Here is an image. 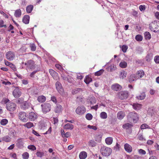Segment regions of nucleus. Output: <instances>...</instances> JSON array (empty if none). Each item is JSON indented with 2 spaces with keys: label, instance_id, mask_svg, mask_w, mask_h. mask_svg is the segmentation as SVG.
Returning <instances> with one entry per match:
<instances>
[{
  "label": "nucleus",
  "instance_id": "1",
  "mask_svg": "<svg viewBox=\"0 0 159 159\" xmlns=\"http://www.w3.org/2000/svg\"><path fill=\"white\" fill-rule=\"evenodd\" d=\"M42 111L44 114L49 112L51 109V106L48 103L45 102L41 105Z\"/></svg>",
  "mask_w": 159,
  "mask_h": 159
},
{
  "label": "nucleus",
  "instance_id": "2",
  "mask_svg": "<svg viewBox=\"0 0 159 159\" xmlns=\"http://www.w3.org/2000/svg\"><path fill=\"white\" fill-rule=\"evenodd\" d=\"M149 28L151 30L155 32L159 31V27L156 21H154L150 24Z\"/></svg>",
  "mask_w": 159,
  "mask_h": 159
},
{
  "label": "nucleus",
  "instance_id": "3",
  "mask_svg": "<svg viewBox=\"0 0 159 159\" xmlns=\"http://www.w3.org/2000/svg\"><path fill=\"white\" fill-rule=\"evenodd\" d=\"M127 117L128 120L129 121H134L137 120L138 119V114L133 112L129 113Z\"/></svg>",
  "mask_w": 159,
  "mask_h": 159
},
{
  "label": "nucleus",
  "instance_id": "4",
  "mask_svg": "<svg viewBox=\"0 0 159 159\" xmlns=\"http://www.w3.org/2000/svg\"><path fill=\"white\" fill-rule=\"evenodd\" d=\"M118 97L121 100L125 99L127 98L129 96V93L127 91H121L118 93Z\"/></svg>",
  "mask_w": 159,
  "mask_h": 159
},
{
  "label": "nucleus",
  "instance_id": "5",
  "mask_svg": "<svg viewBox=\"0 0 159 159\" xmlns=\"http://www.w3.org/2000/svg\"><path fill=\"white\" fill-rule=\"evenodd\" d=\"M6 107L8 110L12 111L16 109V105L13 102H9L6 104Z\"/></svg>",
  "mask_w": 159,
  "mask_h": 159
},
{
  "label": "nucleus",
  "instance_id": "6",
  "mask_svg": "<svg viewBox=\"0 0 159 159\" xmlns=\"http://www.w3.org/2000/svg\"><path fill=\"white\" fill-rule=\"evenodd\" d=\"M19 118L21 121L25 122L28 120V117L25 112H21L18 114Z\"/></svg>",
  "mask_w": 159,
  "mask_h": 159
},
{
  "label": "nucleus",
  "instance_id": "7",
  "mask_svg": "<svg viewBox=\"0 0 159 159\" xmlns=\"http://www.w3.org/2000/svg\"><path fill=\"white\" fill-rule=\"evenodd\" d=\"M86 111V108L84 106L78 107L75 110L76 113L79 115H82Z\"/></svg>",
  "mask_w": 159,
  "mask_h": 159
},
{
  "label": "nucleus",
  "instance_id": "8",
  "mask_svg": "<svg viewBox=\"0 0 159 159\" xmlns=\"http://www.w3.org/2000/svg\"><path fill=\"white\" fill-rule=\"evenodd\" d=\"M13 95L15 98L20 97L21 94V90L18 87H15V89L13 91Z\"/></svg>",
  "mask_w": 159,
  "mask_h": 159
},
{
  "label": "nucleus",
  "instance_id": "9",
  "mask_svg": "<svg viewBox=\"0 0 159 159\" xmlns=\"http://www.w3.org/2000/svg\"><path fill=\"white\" fill-rule=\"evenodd\" d=\"M25 65L29 69H33L35 67L34 63V61L31 60H28L26 62H25Z\"/></svg>",
  "mask_w": 159,
  "mask_h": 159
},
{
  "label": "nucleus",
  "instance_id": "10",
  "mask_svg": "<svg viewBox=\"0 0 159 159\" xmlns=\"http://www.w3.org/2000/svg\"><path fill=\"white\" fill-rule=\"evenodd\" d=\"M56 87L58 92L60 94H62L64 91V89L62 87L61 83L58 81L56 83Z\"/></svg>",
  "mask_w": 159,
  "mask_h": 159
},
{
  "label": "nucleus",
  "instance_id": "11",
  "mask_svg": "<svg viewBox=\"0 0 159 159\" xmlns=\"http://www.w3.org/2000/svg\"><path fill=\"white\" fill-rule=\"evenodd\" d=\"M7 58L10 60L12 61L15 57L14 53L12 51L8 52L6 55Z\"/></svg>",
  "mask_w": 159,
  "mask_h": 159
},
{
  "label": "nucleus",
  "instance_id": "12",
  "mask_svg": "<svg viewBox=\"0 0 159 159\" xmlns=\"http://www.w3.org/2000/svg\"><path fill=\"white\" fill-rule=\"evenodd\" d=\"M138 79H139L138 76H137V75L134 74L130 75L128 77V80L130 83Z\"/></svg>",
  "mask_w": 159,
  "mask_h": 159
},
{
  "label": "nucleus",
  "instance_id": "13",
  "mask_svg": "<svg viewBox=\"0 0 159 159\" xmlns=\"http://www.w3.org/2000/svg\"><path fill=\"white\" fill-rule=\"evenodd\" d=\"M37 118V116L34 112H30L29 114L28 118L32 121H34Z\"/></svg>",
  "mask_w": 159,
  "mask_h": 159
},
{
  "label": "nucleus",
  "instance_id": "14",
  "mask_svg": "<svg viewBox=\"0 0 159 159\" xmlns=\"http://www.w3.org/2000/svg\"><path fill=\"white\" fill-rule=\"evenodd\" d=\"M111 88L113 90L117 91L121 90L122 87L119 84L115 83L111 85Z\"/></svg>",
  "mask_w": 159,
  "mask_h": 159
},
{
  "label": "nucleus",
  "instance_id": "15",
  "mask_svg": "<svg viewBox=\"0 0 159 159\" xmlns=\"http://www.w3.org/2000/svg\"><path fill=\"white\" fill-rule=\"evenodd\" d=\"M16 145L18 148H23L24 146L23 139L21 138L19 139L17 141Z\"/></svg>",
  "mask_w": 159,
  "mask_h": 159
},
{
  "label": "nucleus",
  "instance_id": "16",
  "mask_svg": "<svg viewBox=\"0 0 159 159\" xmlns=\"http://www.w3.org/2000/svg\"><path fill=\"white\" fill-rule=\"evenodd\" d=\"M30 107V104L27 101L24 102L22 103L21 105V108L24 110L28 109Z\"/></svg>",
  "mask_w": 159,
  "mask_h": 159
},
{
  "label": "nucleus",
  "instance_id": "17",
  "mask_svg": "<svg viewBox=\"0 0 159 159\" xmlns=\"http://www.w3.org/2000/svg\"><path fill=\"white\" fill-rule=\"evenodd\" d=\"M102 155L105 156H109L111 153V150H101Z\"/></svg>",
  "mask_w": 159,
  "mask_h": 159
},
{
  "label": "nucleus",
  "instance_id": "18",
  "mask_svg": "<svg viewBox=\"0 0 159 159\" xmlns=\"http://www.w3.org/2000/svg\"><path fill=\"white\" fill-rule=\"evenodd\" d=\"M62 107L60 105H57L55 108L54 111L57 113H59L62 111Z\"/></svg>",
  "mask_w": 159,
  "mask_h": 159
},
{
  "label": "nucleus",
  "instance_id": "19",
  "mask_svg": "<svg viewBox=\"0 0 159 159\" xmlns=\"http://www.w3.org/2000/svg\"><path fill=\"white\" fill-rule=\"evenodd\" d=\"M125 116L124 112L122 111L119 112L117 115V118L119 120H121Z\"/></svg>",
  "mask_w": 159,
  "mask_h": 159
},
{
  "label": "nucleus",
  "instance_id": "20",
  "mask_svg": "<svg viewBox=\"0 0 159 159\" xmlns=\"http://www.w3.org/2000/svg\"><path fill=\"white\" fill-rule=\"evenodd\" d=\"M87 157V153L84 152H81L79 154V158L80 159H85Z\"/></svg>",
  "mask_w": 159,
  "mask_h": 159
},
{
  "label": "nucleus",
  "instance_id": "21",
  "mask_svg": "<svg viewBox=\"0 0 159 159\" xmlns=\"http://www.w3.org/2000/svg\"><path fill=\"white\" fill-rule=\"evenodd\" d=\"M30 20V16L29 15H25L23 18V22L25 24L29 23Z\"/></svg>",
  "mask_w": 159,
  "mask_h": 159
},
{
  "label": "nucleus",
  "instance_id": "22",
  "mask_svg": "<svg viewBox=\"0 0 159 159\" xmlns=\"http://www.w3.org/2000/svg\"><path fill=\"white\" fill-rule=\"evenodd\" d=\"M46 100V97L43 95L40 96L38 97V101L42 103L45 101Z\"/></svg>",
  "mask_w": 159,
  "mask_h": 159
},
{
  "label": "nucleus",
  "instance_id": "23",
  "mask_svg": "<svg viewBox=\"0 0 159 159\" xmlns=\"http://www.w3.org/2000/svg\"><path fill=\"white\" fill-rule=\"evenodd\" d=\"M146 97V94L144 92H143L141 93L140 95L139 96H137L136 97V98L139 100H143Z\"/></svg>",
  "mask_w": 159,
  "mask_h": 159
},
{
  "label": "nucleus",
  "instance_id": "24",
  "mask_svg": "<svg viewBox=\"0 0 159 159\" xmlns=\"http://www.w3.org/2000/svg\"><path fill=\"white\" fill-rule=\"evenodd\" d=\"M135 74L137 75V76H138L139 78H142L144 76V73L143 70H139Z\"/></svg>",
  "mask_w": 159,
  "mask_h": 159
},
{
  "label": "nucleus",
  "instance_id": "25",
  "mask_svg": "<svg viewBox=\"0 0 159 159\" xmlns=\"http://www.w3.org/2000/svg\"><path fill=\"white\" fill-rule=\"evenodd\" d=\"M64 129H72L74 128V126L72 124L67 123L64 125L63 127Z\"/></svg>",
  "mask_w": 159,
  "mask_h": 159
},
{
  "label": "nucleus",
  "instance_id": "26",
  "mask_svg": "<svg viewBox=\"0 0 159 159\" xmlns=\"http://www.w3.org/2000/svg\"><path fill=\"white\" fill-rule=\"evenodd\" d=\"M127 73L124 70L122 71L120 74L119 77L121 79H123L126 76Z\"/></svg>",
  "mask_w": 159,
  "mask_h": 159
},
{
  "label": "nucleus",
  "instance_id": "27",
  "mask_svg": "<svg viewBox=\"0 0 159 159\" xmlns=\"http://www.w3.org/2000/svg\"><path fill=\"white\" fill-rule=\"evenodd\" d=\"M113 142V139L111 137H108L106 138L105 139V142L108 145L111 144Z\"/></svg>",
  "mask_w": 159,
  "mask_h": 159
},
{
  "label": "nucleus",
  "instance_id": "28",
  "mask_svg": "<svg viewBox=\"0 0 159 159\" xmlns=\"http://www.w3.org/2000/svg\"><path fill=\"white\" fill-rule=\"evenodd\" d=\"M21 15V11L20 9H19L15 11L14 13V16L16 17H18L20 16Z\"/></svg>",
  "mask_w": 159,
  "mask_h": 159
},
{
  "label": "nucleus",
  "instance_id": "29",
  "mask_svg": "<svg viewBox=\"0 0 159 159\" xmlns=\"http://www.w3.org/2000/svg\"><path fill=\"white\" fill-rule=\"evenodd\" d=\"M133 108L135 110H139L141 107V105L138 103H135L133 105Z\"/></svg>",
  "mask_w": 159,
  "mask_h": 159
},
{
  "label": "nucleus",
  "instance_id": "30",
  "mask_svg": "<svg viewBox=\"0 0 159 159\" xmlns=\"http://www.w3.org/2000/svg\"><path fill=\"white\" fill-rule=\"evenodd\" d=\"M133 126V125L129 123H126L122 125V128L125 129H127L129 128H131Z\"/></svg>",
  "mask_w": 159,
  "mask_h": 159
},
{
  "label": "nucleus",
  "instance_id": "31",
  "mask_svg": "<svg viewBox=\"0 0 159 159\" xmlns=\"http://www.w3.org/2000/svg\"><path fill=\"white\" fill-rule=\"evenodd\" d=\"M33 8V6L32 5H30L28 6L26 8V12L27 13H30L32 11Z\"/></svg>",
  "mask_w": 159,
  "mask_h": 159
},
{
  "label": "nucleus",
  "instance_id": "32",
  "mask_svg": "<svg viewBox=\"0 0 159 159\" xmlns=\"http://www.w3.org/2000/svg\"><path fill=\"white\" fill-rule=\"evenodd\" d=\"M2 140L6 142H10L11 140V138L8 136L7 135L2 138Z\"/></svg>",
  "mask_w": 159,
  "mask_h": 159
},
{
  "label": "nucleus",
  "instance_id": "33",
  "mask_svg": "<svg viewBox=\"0 0 159 159\" xmlns=\"http://www.w3.org/2000/svg\"><path fill=\"white\" fill-rule=\"evenodd\" d=\"M92 80L91 78L89 77L87 75L84 79V82L87 84H89L92 82Z\"/></svg>",
  "mask_w": 159,
  "mask_h": 159
},
{
  "label": "nucleus",
  "instance_id": "34",
  "mask_svg": "<svg viewBox=\"0 0 159 159\" xmlns=\"http://www.w3.org/2000/svg\"><path fill=\"white\" fill-rule=\"evenodd\" d=\"M144 37L146 39L149 40L151 38V35L148 32H146L144 34Z\"/></svg>",
  "mask_w": 159,
  "mask_h": 159
},
{
  "label": "nucleus",
  "instance_id": "35",
  "mask_svg": "<svg viewBox=\"0 0 159 159\" xmlns=\"http://www.w3.org/2000/svg\"><path fill=\"white\" fill-rule=\"evenodd\" d=\"M24 127H26L28 129H29L34 126V125L31 122H28L24 124Z\"/></svg>",
  "mask_w": 159,
  "mask_h": 159
},
{
  "label": "nucleus",
  "instance_id": "36",
  "mask_svg": "<svg viewBox=\"0 0 159 159\" xmlns=\"http://www.w3.org/2000/svg\"><path fill=\"white\" fill-rule=\"evenodd\" d=\"M47 125L46 122H44V121H41L40 122L39 126H40L41 129H45Z\"/></svg>",
  "mask_w": 159,
  "mask_h": 159
},
{
  "label": "nucleus",
  "instance_id": "37",
  "mask_svg": "<svg viewBox=\"0 0 159 159\" xmlns=\"http://www.w3.org/2000/svg\"><path fill=\"white\" fill-rule=\"evenodd\" d=\"M127 63L126 62L123 61L121 62L119 66L120 67L122 68H125L127 66Z\"/></svg>",
  "mask_w": 159,
  "mask_h": 159
},
{
  "label": "nucleus",
  "instance_id": "38",
  "mask_svg": "<svg viewBox=\"0 0 159 159\" xmlns=\"http://www.w3.org/2000/svg\"><path fill=\"white\" fill-rule=\"evenodd\" d=\"M8 123V120L6 119H3L0 121V124L2 125H5Z\"/></svg>",
  "mask_w": 159,
  "mask_h": 159
},
{
  "label": "nucleus",
  "instance_id": "39",
  "mask_svg": "<svg viewBox=\"0 0 159 159\" xmlns=\"http://www.w3.org/2000/svg\"><path fill=\"white\" fill-rule=\"evenodd\" d=\"M49 72L51 75L53 77L57 76V73L52 69L49 70Z\"/></svg>",
  "mask_w": 159,
  "mask_h": 159
},
{
  "label": "nucleus",
  "instance_id": "40",
  "mask_svg": "<svg viewBox=\"0 0 159 159\" xmlns=\"http://www.w3.org/2000/svg\"><path fill=\"white\" fill-rule=\"evenodd\" d=\"M107 116V114L105 112H102L100 114V116L102 119H106Z\"/></svg>",
  "mask_w": 159,
  "mask_h": 159
},
{
  "label": "nucleus",
  "instance_id": "41",
  "mask_svg": "<svg viewBox=\"0 0 159 159\" xmlns=\"http://www.w3.org/2000/svg\"><path fill=\"white\" fill-rule=\"evenodd\" d=\"M152 58V55L151 54H148L146 57V61L148 62H149Z\"/></svg>",
  "mask_w": 159,
  "mask_h": 159
},
{
  "label": "nucleus",
  "instance_id": "42",
  "mask_svg": "<svg viewBox=\"0 0 159 159\" xmlns=\"http://www.w3.org/2000/svg\"><path fill=\"white\" fill-rule=\"evenodd\" d=\"M81 90L80 89L77 88L72 90V93L74 95L78 93Z\"/></svg>",
  "mask_w": 159,
  "mask_h": 159
},
{
  "label": "nucleus",
  "instance_id": "43",
  "mask_svg": "<svg viewBox=\"0 0 159 159\" xmlns=\"http://www.w3.org/2000/svg\"><path fill=\"white\" fill-rule=\"evenodd\" d=\"M120 48H121L122 51L124 53L126 52L128 48V46L125 45H124L121 47L120 46Z\"/></svg>",
  "mask_w": 159,
  "mask_h": 159
},
{
  "label": "nucleus",
  "instance_id": "44",
  "mask_svg": "<svg viewBox=\"0 0 159 159\" xmlns=\"http://www.w3.org/2000/svg\"><path fill=\"white\" fill-rule=\"evenodd\" d=\"M22 156L23 159H28L29 157V155L28 153L25 152L22 154Z\"/></svg>",
  "mask_w": 159,
  "mask_h": 159
},
{
  "label": "nucleus",
  "instance_id": "45",
  "mask_svg": "<svg viewBox=\"0 0 159 159\" xmlns=\"http://www.w3.org/2000/svg\"><path fill=\"white\" fill-rule=\"evenodd\" d=\"M104 70L103 69H101L99 70L96 72L95 73V75L96 76H100L104 72Z\"/></svg>",
  "mask_w": 159,
  "mask_h": 159
},
{
  "label": "nucleus",
  "instance_id": "46",
  "mask_svg": "<svg viewBox=\"0 0 159 159\" xmlns=\"http://www.w3.org/2000/svg\"><path fill=\"white\" fill-rule=\"evenodd\" d=\"M135 39L137 41H141L143 39V37L141 35L138 34L135 36Z\"/></svg>",
  "mask_w": 159,
  "mask_h": 159
},
{
  "label": "nucleus",
  "instance_id": "47",
  "mask_svg": "<svg viewBox=\"0 0 159 159\" xmlns=\"http://www.w3.org/2000/svg\"><path fill=\"white\" fill-rule=\"evenodd\" d=\"M85 117L88 120H91L92 119L93 116L90 113H88L86 115Z\"/></svg>",
  "mask_w": 159,
  "mask_h": 159
},
{
  "label": "nucleus",
  "instance_id": "48",
  "mask_svg": "<svg viewBox=\"0 0 159 159\" xmlns=\"http://www.w3.org/2000/svg\"><path fill=\"white\" fill-rule=\"evenodd\" d=\"M140 128L141 129H144L146 128H150L149 126L146 124H143L141 125Z\"/></svg>",
  "mask_w": 159,
  "mask_h": 159
},
{
  "label": "nucleus",
  "instance_id": "49",
  "mask_svg": "<svg viewBox=\"0 0 159 159\" xmlns=\"http://www.w3.org/2000/svg\"><path fill=\"white\" fill-rule=\"evenodd\" d=\"M31 50L32 51H35L36 49L35 45L34 43L31 44L30 45Z\"/></svg>",
  "mask_w": 159,
  "mask_h": 159
},
{
  "label": "nucleus",
  "instance_id": "50",
  "mask_svg": "<svg viewBox=\"0 0 159 159\" xmlns=\"http://www.w3.org/2000/svg\"><path fill=\"white\" fill-rule=\"evenodd\" d=\"M96 143L94 141L91 140L89 142V146L91 147H94L96 146Z\"/></svg>",
  "mask_w": 159,
  "mask_h": 159
},
{
  "label": "nucleus",
  "instance_id": "51",
  "mask_svg": "<svg viewBox=\"0 0 159 159\" xmlns=\"http://www.w3.org/2000/svg\"><path fill=\"white\" fill-rule=\"evenodd\" d=\"M109 69L111 71H113L115 70L116 69V67L114 65H111L109 67Z\"/></svg>",
  "mask_w": 159,
  "mask_h": 159
},
{
  "label": "nucleus",
  "instance_id": "52",
  "mask_svg": "<svg viewBox=\"0 0 159 159\" xmlns=\"http://www.w3.org/2000/svg\"><path fill=\"white\" fill-rule=\"evenodd\" d=\"M44 153L43 152H38L36 155L38 157H41L43 156Z\"/></svg>",
  "mask_w": 159,
  "mask_h": 159
},
{
  "label": "nucleus",
  "instance_id": "53",
  "mask_svg": "<svg viewBox=\"0 0 159 159\" xmlns=\"http://www.w3.org/2000/svg\"><path fill=\"white\" fill-rule=\"evenodd\" d=\"M125 149H131V146L128 143H125L124 145Z\"/></svg>",
  "mask_w": 159,
  "mask_h": 159
},
{
  "label": "nucleus",
  "instance_id": "54",
  "mask_svg": "<svg viewBox=\"0 0 159 159\" xmlns=\"http://www.w3.org/2000/svg\"><path fill=\"white\" fill-rule=\"evenodd\" d=\"M9 67L14 71H16V68L15 66L13 64L11 63L10 64V66Z\"/></svg>",
  "mask_w": 159,
  "mask_h": 159
},
{
  "label": "nucleus",
  "instance_id": "55",
  "mask_svg": "<svg viewBox=\"0 0 159 159\" xmlns=\"http://www.w3.org/2000/svg\"><path fill=\"white\" fill-rule=\"evenodd\" d=\"M138 136V138L139 140L143 141L145 140V139L143 137V135L142 134H139Z\"/></svg>",
  "mask_w": 159,
  "mask_h": 159
},
{
  "label": "nucleus",
  "instance_id": "56",
  "mask_svg": "<svg viewBox=\"0 0 159 159\" xmlns=\"http://www.w3.org/2000/svg\"><path fill=\"white\" fill-rule=\"evenodd\" d=\"M87 127L88 128L90 129H92L93 130H95L97 129V128L96 126H93V125H88L87 126Z\"/></svg>",
  "mask_w": 159,
  "mask_h": 159
},
{
  "label": "nucleus",
  "instance_id": "57",
  "mask_svg": "<svg viewBox=\"0 0 159 159\" xmlns=\"http://www.w3.org/2000/svg\"><path fill=\"white\" fill-rule=\"evenodd\" d=\"M154 61L156 63H159V56H157L155 57Z\"/></svg>",
  "mask_w": 159,
  "mask_h": 159
},
{
  "label": "nucleus",
  "instance_id": "58",
  "mask_svg": "<svg viewBox=\"0 0 159 159\" xmlns=\"http://www.w3.org/2000/svg\"><path fill=\"white\" fill-rule=\"evenodd\" d=\"M10 156L11 157L13 158L14 159H17L16 154L15 153H11L10 154Z\"/></svg>",
  "mask_w": 159,
  "mask_h": 159
},
{
  "label": "nucleus",
  "instance_id": "59",
  "mask_svg": "<svg viewBox=\"0 0 159 159\" xmlns=\"http://www.w3.org/2000/svg\"><path fill=\"white\" fill-rule=\"evenodd\" d=\"M51 100L55 103L57 102V99L54 96H52L51 98Z\"/></svg>",
  "mask_w": 159,
  "mask_h": 159
},
{
  "label": "nucleus",
  "instance_id": "60",
  "mask_svg": "<svg viewBox=\"0 0 159 159\" xmlns=\"http://www.w3.org/2000/svg\"><path fill=\"white\" fill-rule=\"evenodd\" d=\"M139 9L140 11H144L145 9V7L144 5H140L139 7Z\"/></svg>",
  "mask_w": 159,
  "mask_h": 159
},
{
  "label": "nucleus",
  "instance_id": "61",
  "mask_svg": "<svg viewBox=\"0 0 159 159\" xmlns=\"http://www.w3.org/2000/svg\"><path fill=\"white\" fill-rule=\"evenodd\" d=\"M139 152L141 154H145L146 152L144 150H139Z\"/></svg>",
  "mask_w": 159,
  "mask_h": 159
},
{
  "label": "nucleus",
  "instance_id": "62",
  "mask_svg": "<svg viewBox=\"0 0 159 159\" xmlns=\"http://www.w3.org/2000/svg\"><path fill=\"white\" fill-rule=\"evenodd\" d=\"M9 101V100L8 99H7V98H5V99H3L2 101V102L4 103H8V102Z\"/></svg>",
  "mask_w": 159,
  "mask_h": 159
},
{
  "label": "nucleus",
  "instance_id": "63",
  "mask_svg": "<svg viewBox=\"0 0 159 159\" xmlns=\"http://www.w3.org/2000/svg\"><path fill=\"white\" fill-rule=\"evenodd\" d=\"M77 78L78 79L81 80L83 78V76L80 74H79L77 76Z\"/></svg>",
  "mask_w": 159,
  "mask_h": 159
},
{
  "label": "nucleus",
  "instance_id": "64",
  "mask_svg": "<svg viewBox=\"0 0 159 159\" xmlns=\"http://www.w3.org/2000/svg\"><path fill=\"white\" fill-rule=\"evenodd\" d=\"M155 16L156 17L158 20H159V12L157 11L155 13Z\"/></svg>",
  "mask_w": 159,
  "mask_h": 159
}]
</instances>
